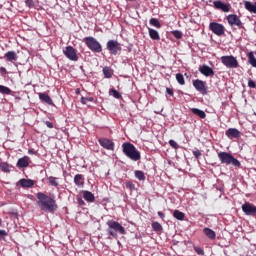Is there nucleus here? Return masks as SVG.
Masks as SVG:
<instances>
[{
	"label": "nucleus",
	"instance_id": "1",
	"mask_svg": "<svg viewBox=\"0 0 256 256\" xmlns=\"http://www.w3.org/2000/svg\"><path fill=\"white\" fill-rule=\"evenodd\" d=\"M36 197L37 205L42 212L54 214L58 210L57 202L53 198L44 193H38Z\"/></svg>",
	"mask_w": 256,
	"mask_h": 256
},
{
	"label": "nucleus",
	"instance_id": "2",
	"mask_svg": "<svg viewBox=\"0 0 256 256\" xmlns=\"http://www.w3.org/2000/svg\"><path fill=\"white\" fill-rule=\"evenodd\" d=\"M122 151L127 158L134 162H138L142 158L141 152H139L136 146L131 144V142H124V144H122Z\"/></svg>",
	"mask_w": 256,
	"mask_h": 256
},
{
	"label": "nucleus",
	"instance_id": "3",
	"mask_svg": "<svg viewBox=\"0 0 256 256\" xmlns=\"http://www.w3.org/2000/svg\"><path fill=\"white\" fill-rule=\"evenodd\" d=\"M218 159L220 160L221 164H226L227 166L232 165L235 168H241V162L235 159L233 155L229 152H218Z\"/></svg>",
	"mask_w": 256,
	"mask_h": 256
},
{
	"label": "nucleus",
	"instance_id": "4",
	"mask_svg": "<svg viewBox=\"0 0 256 256\" xmlns=\"http://www.w3.org/2000/svg\"><path fill=\"white\" fill-rule=\"evenodd\" d=\"M107 225H108L107 232L109 233V235H111L114 238L118 237V233L121 235L126 234V229L119 222L110 220L107 222Z\"/></svg>",
	"mask_w": 256,
	"mask_h": 256
},
{
	"label": "nucleus",
	"instance_id": "5",
	"mask_svg": "<svg viewBox=\"0 0 256 256\" xmlns=\"http://www.w3.org/2000/svg\"><path fill=\"white\" fill-rule=\"evenodd\" d=\"M89 50L94 53H101L103 51L102 44L93 36H87L83 39Z\"/></svg>",
	"mask_w": 256,
	"mask_h": 256
},
{
	"label": "nucleus",
	"instance_id": "6",
	"mask_svg": "<svg viewBox=\"0 0 256 256\" xmlns=\"http://www.w3.org/2000/svg\"><path fill=\"white\" fill-rule=\"evenodd\" d=\"M221 62L226 68L235 69L239 67L237 58L233 55H224L221 57Z\"/></svg>",
	"mask_w": 256,
	"mask_h": 256
},
{
	"label": "nucleus",
	"instance_id": "7",
	"mask_svg": "<svg viewBox=\"0 0 256 256\" xmlns=\"http://www.w3.org/2000/svg\"><path fill=\"white\" fill-rule=\"evenodd\" d=\"M106 47L109 53L113 56H116L119 52L122 51L121 43L114 39L109 40L106 44Z\"/></svg>",
	"mask_w": 256,
	"mask_h": 256
},
{
	"label": "nucleus",
	"instance_id": "8",
	"mask_svg": "<svg viewBox=\"0 0 256 256\" xmlns=\"http://www.w3.org/2000/svg\"><path fill=\"white\" fill-rule=\"evenodd\" d=\"M226 20L231 27H238L239 29H243V22L241 18L237 14H229L226 16Z\"/></svg>",
	"mask_w": 256,
	"mask_h": 256
},
{
	"label": "nucleus",
	"instance_id": "9",
	"mask_svg": "<svg viewBox=\"0 0 256 256\" xmlns=\"http://www.w3.org/2000/svg\"><path fill=\"white\" fill-rule=\"evenodd\" d=\"M63 54L70 61L77 62L79 60L76 49L71 45L65 47V49L63 50Z\"/></svg>",
	"mask_w": 256,
	"mask_h": 256
},
{
	"label": "nucleus",
	"instance_id": "10",
	"mask_svg": "<svg viewBox=\"0 0 256 256\" xmlns=\"http://www.w3.org/2000/svg\"><path fill=\"white\" fill-rule=\"evenodd\" d=\"M209 29L217 36H223L225 34V26L221 23L210 22Z\"/></svg>",
	"mask_w": 256,
	"mask_h": 256
},
{
	"label": "nucleus",
	"instance_id": "11",
	"mask_svg": "<svg viewBox=\"0 0 256 256\" xmlns=\"http://www.w3.org/2000/svg\"><path fill=\"white\" fill-rule=\"evenodd\" d=\"M213 6L216 10H221L224 13H229L231 11V4L223 3L221 0H215Z\"/></svg>",
	"mask_w": 256,
	"mask_h": 256
},
{
	"label": "nucleus",
	"instance_id": "12",
	"mask_svg": "<svg viewBox=\"0 0 256 256\" xmlns=\"http://www.w3.org/2000/svg\"><path fill=\"white\" fill-rule=\"evenodd\" d=\"M98 142L101 147L108 151L115 150V142H113V140H109V138H99Z\"/></svg>",
	"mask_w": 256,
	"mask_h": 256
},
{
	"label": "nucleus",
	"instance_id": "13",
	"mask_svg": "<svg viewBox=\"0 0 256 256\" xmlns=\"http://www.w3.org/2000/svg\"><path fill=\"white\" fill-rule=\"evenodd\" d=\"M242 211L247 216H256V206L251 203L243 204Z\"/></svg>",
	"mask_w": 256,
	"mask_h": 256
},
{
	"label": "nucleus",
	"instance_id": "14",
	"mask_svg": "<svg viewBox=\"0 0 256 256\" xmlns=\"http://www.w3.org/2000/svg\"><path fill=\"white\" fill-rule=\"evenodd\" d=\"M203 80H194L193 87L202 95H207V86Z\"/></svg>",
	"mask_w": 256,
	"mask_h": 256
},
{
	"label": "nucleus",
	"instance_id": "15",
	"mask_svg": "<svg viewBox=\"0 0 256 256\" xmlns=\"http://www.w3.org/2000/svg\"><path fill=\"white\" fill-rule=\"evenodd\" d=\"M199 72L204 75L205 77H213L215 76V71L213 70V68H211L209 65L207 64H203L199 67Z\"/></svg>",
	"mask_w": 256,
	"mask_h": 256
},
{
	"label": "nucleus",
	"instance_id": "16",
	"mask_svg": "<svg viewBox=\"0 0 256 256\" xmlns=\"http://www.w3.org/2000/svg\"><path fill=\"white\" fill-rule=\"evenodd\" d=\"M226 136L229 139H239L241 137V132L237 128H228L226 130Z\"/></svg>",
	"mask_w": 256,
	"mask_h": 256
},
{
	"label": "nucleus",
	"instance_id": "17",
	"mask_svg": "<svg viewBox=\"0 0 256 256\" xmlns=\"http://www.w3.org/2000/svg\"><path fill=\"white\" fill-rule=\"evenodd\" d=\"M38 96H39V99H40L42 102H44V103H46V104H48V105L54 106V102H53L51 96H49V94H46V92H40V93L38 94Z\"/></svg>",
	"mask_w": 256,
	"mask_h": 256
},
{
	"label": "nucleus",
	"instance_id": "18",
	"mask_svg": "<svg viewBox=\"0 0 256 256\" xmlns=\"http://www.w3.org/2000/svg\"><path fill=\"white\" fill-rule=\"evenodd\" d=\"M148 34L149 37L154 40V41H159L161 40V36L158 30L154 29V28H148Z\"/></svg>",
	"mask_w": 256,
	"mask_h": 256
},
{
	"label": "nucleus",
	"instance_id": "19",
	"mask_svg": "<svg viewBox=\"0 0 256 256\" xmlns=\"http://www.w3.org/2000/svg\"><path fill=\"white\" fill-rule=\"evenodd\" d=\"M30 158L28 156L22 157L17 161V167L19 168H27L30 165Z\"/></svg>",
	"mask_w": 256,
	"mask_h": 256
},
{
	"label": "nucleus",
	"instance_id": "20",
	"mask_svg": "<svg viewBox=\"0 0 256 256\" xmlns=\"http://www.w3.org/2000/svg\"><path fill=\"white\" fill-rule=\"evenodd\" d=\"M4 58L8 61V62H14L18 60V55L15 51H7L4 54Z\"/></svg>",
	"mask_w": 256,
	"mask_h": 256
},
{
	"label": "nucleus",
	"instance_id": "21",
	"mask_svg": "<svg viewBox=\"0 0 256 256\" xmlns=\"http://www.w3.org/2000/svg\"><path fill=\"white\" fill-rule=\"evenodd\" d=\"M74 184L78 187H83L85 185V178L81 174L74 176Z\"/></svg>",
	"mask_w": 256,
	"mask_h": 256
},
{
	"label": "nucleus",
	"instance_id": "22",
	"mask_svg": "<svg viewBox=\"0 0 256 256\" xmlns=\"http://www.w3.org/2000/svg\"><path fill=\"white\" fill-rule=\"evenodd\" d=\"M19 184L22 188H31L35 185L34 181L30 179H21Z\"/></svg>",
	"mask_w": 256,
	"mask_h": 256
},
{
	"label": "nucleus",
	"instance_id": "23",
	"mask_svg": "<svg viewBox=\"0 0 256 256\" xmlns=\"http://www.w3.org/2000/svg\"><path fill=\"white\" fill-rule=\"evenodd\" d=\"M83 199L89 203L95 202V195L89 191H83Z\"/></svg>",
	"mask_w": 256,
	"mask_h": 256
},
{
	"label": "nucleus",
	"instance_id": "24",
	"mask_svg": "<svg viewBox=\"0 0 256 256\" xmlns=\"http://www.w3.org/2000/svg\"><path fill=\"white\" fill-rule=\"evenodd\" d=\"M244 6L250 13L256 14V2L245 1Z\"/></svg>",
	"mask_w": 256,
	"mask_h": 256
},
{
	"label": "nucleus",
	"instance_id": "25",
	"mask_svg": "<svg viewBox=\"0 0 256 256\" xmlns=\"http://www.w3.org/2000/svg\"><path fill=\"white\" fill-rule=\"evenodd\" d=\"M191 112L194 115H197L198 117H200L201 119H205V117H207V114H205L203 110H199V108H191Z\"/></svg>",
	"mask_w": 256,
	"mask_h": 256
},
{
	"label": "nucleus",
	"instance_id": "26",
	"mask_svg": "<svg viewBox=\"0 0 256 256\" xmlns=\"http://www.w3.org/2000/svg\"><path fill=\"white\" fill-rule=\"evenodd\" d=\"M204 234L210 238L211 240H214L217 238V234L215 233V231L209 229V228H204Z\"/></svg>",
	"mask_w": 256,
	"mask_h": 256
},
{
	"label": "nucleus",
	"instance_id": "27",
	"mask_svg": "<svg viewBox=\"0 0 256 256\" xmlns=\"http://www.w3.org/2000/svg\"><path fill=\"white\" fill-rule=\"evenodd\" d=\"M149 24L157 29H161L162 28V24L159 21L158 18H150L149 20Z\"/></svg>",
	"mask_w": 256,
	"mask_h": 256
},
{
	"label": "nucleus",
	"instance_id": "28",
	"mask_svg": "<svg viewBox=\"0 0 256 256\" xmlns=\"http://www.w3.org/2000/svg\"><path fill=\"white\" fill-rule=\"evenodd\" d=\"M103 75L105 78L110 79L113 77V70L109 66L103 68Z\"/></svg>",
	"mask_w": 256,
	"mask_h": 256
},
{
	"label": "nucleus",
	"instance_id": "29",
	"mask_svg": "<svg viewBox=\"0 0 256 256\" xmlns=\"http://www.w3.org/2000/svg\"><path fill=\"white\" fill-rule=\"evenodd\" d=\"M248 60H249V64L256 68V57H255V53H253V51H250L248 53Z\"/></svg>",
	"mask_w": 256,
	"mask_h": 256
},
{
	"label": "nucleus",
	"instance_id": "30",
	"mask_svg": "<svg viewBox=\"0 0 256 256\" xmlns=\"http://www.w3.org/2000/svg\"><path fill=\"white\" fill-rule=\"evenodd\" d=\"M173 217L177 220L183 221L185 219V214L179 210H175L173 213Z\"/></svg>",
	"mask_w": 256,
	"mask_h": 256
},
{
	"label": "nucleus",
	"instance_id": "31",
	"mask_svg": "<svg viewBox=\"0 0 256 256\" xmlns=\"http://www.w3.org/2000/svg\"><path fill=\"white\" fill-rule=\"evenodd\" d=\"M11 93H12L11 88H8V86H1V84H0V94L10 95Z\"/></svg>",
	"mask_w": 256,
	"mask_h": 256
},
{
	"label": "nucleus",
	"instance_id": "32",
	"mask_svg": "<svg viewBox=\"0 0 256 256\" xmlns=\"http://www.w3.org/2000/svg\"><path fill=\"white\" fill-rule=\"evenodd\" d=\"M135 178H137L139 181L146 180V176L143 171H135Z\"/></svg>",
	"mask_w": 256,
	"mask_h": 256
},
{
	"label": "nucleus",
	"instance_id": "33",
	"mask_svg": "<svg viewBox=\"0 0 256 256\" xmlns=\"http://www.w3.org/2000/svg\"><path fill=\"white\" fill-rule=\"evenodd\" d=\"M152 229L155 232H162L163 231V226L160 223H158V222H153L152 223Z\"/></svg>",
	"mask_w": 256,
	"mask_h": 256
},
{
	"label": "nucleus",
	"instance_id": "34",
	"mask_svg": "<svg viewBox=\"0 0 256 256\" xmlns=\"http://www.w3.org/2000/svg\"><path fill=\"white\" fill-rule=\"evenodd\" d=\"M58 180H59L58 178L49 177L48 178L49 185H51L52 187H58L59 186Z\"/></svg>",
	"mask_w": 256,
	"mask_h": 256
},
{
	"label": "nucleus",
	"instance_id": "35",
	"mask_svg": "<svg viewBox=\"0 0 256 256\" xmlns=\"http://www.w3.org/2000/svg\"><path fill=\"white\" fill-rule=\"evenodd\" d=\"M176 80L180 85H185V78L183 74H176Z\"/></svg>",
	"mask_w": 256,
	"mask_h": 256
},
{
	"label": "nucleus",
	"instance_id": "36",
	"mask_svg": "<svg viewBox=\"0 0 256 256\" xmlns=\"http://www.w3.org/2000/svg\"><path fill=\"white\" fill-rule=\"evenodd\" d=\"M172 35L176 38V39H182L183 38V32L180 30H173L172 31Z\"/></svg>",
	"mask_w": 256,
	"mask_h": 256
},
{
	"label": "nucleus",
	"instance_id": "37",
	"mask_svg": "<svg viewBox=\"0 0 256 256\" xmlns=\"http://www.w3.org/2000/svg\"><path fill=\"white\" fill-rule=\"evenodd\" d=\"M169 145L173 148V149H179L180 146L178 144V142H176V140H169Z\"/></svg>",
	"mask_w": 256,
	"mask_h": 256
},
{
	"label": "nucleus",
	"instance_id": "38",
	"mask_svg": "<svg viewBox=\"0 0 256 256\" xmlns=\"http://www.w3.org/2000/svg\"><path fill=\"white\" fill-rule=\"evenodd\" d=\"M0 167H1L2 171H4L5 173L10 172V167H9V165L7 163H2L0 165Z\"/></svg>",
	"mask_w": 256,
	"mask_h": 256
},
{
	"label": "nucleus",
	"instance_id": "39",
	"mask_svg": "<svg viewBox=\"0 0 256 256\" xmlns=\"http://www.w3.org/2000/svg\"><path fill=\"white\" fill-rule=\"evenodd\" d=\"M194 251L198 254V255H205V251H203V249L199 246H195L194 247Z\"/></svg>",
	"mask_w": 256,
	"mask_h": 256
},
{
	"label": "nucleus",
	"instance_id": "40",
	"mask_svg": "<svg viewBox=\"0 0 256 256\" xmlns=\"http://www.w3.org/2000/svg\"><path fill=\"white\" fill-rule=\"evenodd\" d=\"M111 93L115 99H120L122 97L118 90H111Z\"/></svg>",
	"mask_w": 256,
	"mask_h": 256
},
{
	"label": "nucleus",
	"instance_id": "41",
	"mask_svg": "<svg viewBox=\"0 0 256 256\" xmlns=\"http://www.w3.org/2000/svg\"><path fill=\"white\" fill-rule=\"evenodd\" d=\"M25 4L28 8H33L35 6L34 0H25Z\"/></svg>",
	"mask_w": 256,
	"mask_h": 256
},
{
	"label": "nucleus",
	"instance_id": "42",
	"mask_svg": "<svg viewBox=\"0 0 256 256\" xmlns=\"http://www.w3.org/2000/svg\"><path fill=\"white\" fill-rule=\"evenodd\" d=\"M126 188H128L131 191H135L136 190V186L132 182H127L126 183Z\"/></svg>",
	"mask_w": 256,
	"mask_h": 256
},
{
	"label": "nucleus",
	"instance_id": "43",
	"mask_svg": "<svg viewBox=\"0 0 256 256\" xmlns=\"http://www.w3.org/2000/svg\"><path fill=\"white\" fill-rule=\"evenodd\" d=\"M193 155H194V157L196 158V159H199V158H201V150H193Z\"/></svg>",
	"mask_w": 256,
	"mask_h": 256
},
{
	"label": "nucleus",
	"instance_id": "44",
	"mask_svg": "<svg viewBox=\"0 0 256 256\" xmlns=\"http://www.w3.org/2000/svg\"><path fill=\"white\" fill-rule=\"evenodd\" d=\"M7 73H8V71H7L6 67L1 66V67H0V74H1V76L4 77V76L7 75Z\"/></svg>",
	"mask_w": 256,
	"mask_h": 256
},
{
	"label": "nucleus",
	"instance_id": "45",
	"mask_svg": "<svg viewBox=\"0 0 256 256\" xmlns=\"http://www.w3.org/2000/svg\"><path fill=\"white\" fill-rule=\"evenodd\" d=\"M248 87L249 88H252V89H255L256 88V84L254 82V80H248Z\"/></svg>",
	"mask_w": 256,
	"mask_h": 256
},
{
	"label": "nucleus",
	"instance_id": "46",
	"mask_svg": "<svg viewBox=\"0 0 256 256\" xmlns=\"http://www.w3.org/2000/svg\"><path fill=\"white\" fill-rule=\"evenodd\" d=\"M45 125H46V127H48L49 129H53V128H54L53 122H50L49 120H46Z\"/></svg>",
	"mask_w": 256,
	"mask_h": 256
},
{
	"label": "nucleus",
	"instance_id": "47",
	"mask_svg": "<svg viewBox=\"0 0 256 256\" xmlns=\"http://www.w3.org/2000/svg\"><path fill=\"white\" fill-rule=\"evenodd\" d=\"M166 93L170 96L174 95V90H172V88H166Z\"/></svg>",
	"mask_w": 256,
	"mask_h": 256
},
{
	"label": "nucleus",
	"instance_id": "48",
	"mask_svg": "<svg viewBox=\"0 0 256 256\" xmlns=\"http://www.w3.org/2000/svg\"><path fill=\"white\" fill-rule=\"evenodd\" d=\"M77 203L79 206H84L85 205V202L82 198H77Z\"/></svg>",
	"mask_w": 256,
	"mask_h": 256
},
{
	"label": "nucleus",
	"instance_id": "49",
	"mask_svg": "<svg viewBox=\"0 0 256 256\" xmlns=\"http://www.w3.org/2000/svg\"><path fill=\"white\" fill-rule=\"evenodd\" d=\"M28 154H30V155H35L36 152H35V150H34L33 148H30V149L28 150Z\"/></svg>",
	"mask_w": 256,
	"mask_h": 256
},
{
	"label": "nucleus",
	"instance_id": "50",
	"mask_svg": "<svg viewBox=\"0 0 256 256\" xmlns=\"http://www.w3.org/2000/svg\"><path fill=\"white\" fill-rule=\"evenodd\" d=\"M7 236V232L5 230H0V237Z\"/></svg>",
	"mask_w": 256,
	"mask_h": 256
},
{
	"label": "nucleus",
	"instance_id": "51",
	"mask_svg": "<svg viewBox=\"0 0 256 256\" xmlns=\"http://www.w3.org/2000/svg\"><path fill=\"white\" fill-rule=\"evenodd\" d=\"M81 103H82L83 105L87 104V98H84V96H82V98H81Z\"/></svg>",
	"mask_w": 256,
	"mask_h": 256
},
{
	"label": "nucleus",
	"instance_id": "52",
	"mask_svg": "<svg viewBox=\"0 0 256 256\" xmlns=\"http://www.w3.org/2000/svg\"><path fill=\"white\" fill-rule=\"evenodd\" d=\"M158 216H159L161 219H164V218H165V214L162 213V212H158Z\"/></svg>",
	"mask_w": 256,
	"mask_h": 256
},
{
	"label": "nucleus",
	"instance_id": "53",
	"mask_svg": "<svg viewBox=\"0 0 256 256\" xmlns=\"http://www.w3.org/2000/svg\"><path fill=\"white\" fill-rule=\"evenodd\" d=\"M86 99H87V102H93V101H94V98H93V97L86 98Z\"/></svg>",
	"mask_w": 256,
	"mask_h": 256
}]
</instances>
